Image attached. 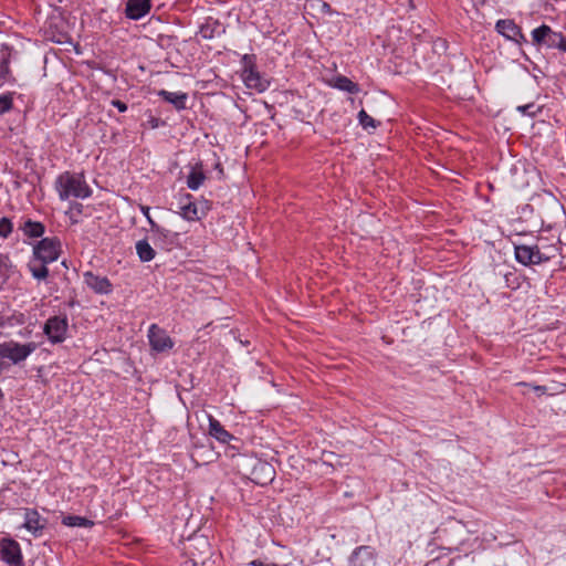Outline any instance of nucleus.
I'll list each match as a JSON object with an SVG mask.
<instances>
[{"label": "nucleus", "mask_w": 566, "mask_h": 566, "mask_svg": "<svg viewBox=\"0 0 566 566\" xmlns=\"http://www.w3.org/2000/svg\"><path fill=\"white\" fill-rule=\"evenodd\" d=\"M495 29L499 33H501L509 40H513L517 43L521 41H525L521 28L513 20H499L496 22Z\"/></svg>", "instance_id": "nucleus-12"}, {"label": "nucleus", "mask_w": 566, "mask_h": 566, "mask_svg": "<svg viewBox=\"0 0 566 566\" xmlns=\"http://www.w3.org/2000/svg\"><path fill=\"white\" fill-rule=\"evenodd\" d=\"M334 86L340 91H345V92L353 93V94L359 92L358 85L356 83H354L352 80H349L348 77L343 76V75H338L337 77H335Z\"/></svg>", "instance_id": "nucleus-23"}, {"label": "nucleus", "mask_w": 566, "mask_h": 566, "mask_svg": "<svg viewBox=\"0 0 566 566\" xmlns=\"http://www.w3.org/2000/svg\"><path fill=\"white\" fill-rule=\"evenodd\" d=\"M557 43L556 49L566 52V38L563 34H560Z\"/></svg>", "instance_id": "nucleus-37"}, {"label": "nucleus", "mask_w": 566, "mask_h": 566, "mask_svg": "<svg viewBox=\"0 0 566 566\" xmlns=\"http://www.w3.org/2000/svg\"><path fill=\"white\" fill-rule=\"evenodd\" d=\"M61 253V242L57 238H43L33 247V258L43 263L56 261Z\"/></svg>", "instance_id": "nucleus-4"}, {"label": "nucleus", "mask_w": 566, "mask_h": 566, "mask_svg": "<svg viewBox=\"0 0 566 566\" xmlns=\"http://www.w3.org/2000/svg\"><path fill=\"white\" fill-rule=\"evenodd\" d=\"M62 523L70 527H90L94 524L91 520L77 515L64 516Z\"/></svg>", "instance_id": "nucleus-24"}, {"label": "nucleus", "mask_w": 566, "mask_h": 566, "mask_svg": "<svg viewBox=\"0 0 566 566\" xmlns=\"http://www.w3.org/2000/svg\"><path fill=\"white\" fill-rule=\"evenodd\" d=\"M48 263H43L40 260L32 258L28 263V269L35 280H45L49 275Z\"/></svg>", "instance_id": "nucleus-19"}, {"label": "nucleus", "mask_w": 566, "mask_h": 566, "mask_svg": "<svg viewBox=\"0 0 566 566\" xmlns=\"http://www.w3.org/2000/svg\"><path fill=\"white\" fill-rule=\"evenodd\" d=\"M517 385L518 386L531 387L538 396H542V395L546 394V387L545 386H537V385L532 386V385H530L527 382H524V381L518 382Z\"/></svg>", "instance_id": "nucleus-34"}, {"label": "nucleus", "mask_w": 566, "mask_h": 566, "mask_svg": "<svg viewBox=\"0 0 566 566\" xmlns=\"http://www.w3.org/2000/svg\"><path fill=\"white\" fill-rule=\"evenodd\" d=\"M151 232V239L155 244L161 243L163 245L168 242H172V237L175 235L171 231L161 228L159 224H157L155 221H151L150 227Z\"/></svg>", "instance_id": "nucleus-18"}, {"label": "nucleus", "mask_w": 566, "mask_h": 566, "mask_svg": "<svg viewBox=\"0 0 566 566\" xmlns=\"http://www.w3.org/2000/svg\"><path fill=\"white\" fill-rule=\"evenodd\" d=\"M10 259L8 255L0 253V277L8 275L10 268Z\"/></svg>", "instance_id": "nucleus-30"}, {"label": "nucleus", "mask_w": 566, "mask_h": 566, "mask_svg": "<svg viewBox=\"0 0 566 566\" xmlns=\"http://www.w3.org/2000/svg\"><path fill=\"white\" fill-rule=\"evenodd\" d=\"M557 252L558 248L556 245L539 247V253L547 255V261L555 258Z\"/></svg>", "instance_id": "nucleus-32"}, {"label": "nucleus", "mask_w": 566, "mask_h": 566, "mask_svg": "<svg viewBox=\"0 0 566 566\" xmlns=\"http://www.w3.org/2000/svg\"><path fill=\"white\" fill-rule=\"evenodd\" d=\"M209 433L218 442L224 446V455L228 458H235L238 449V443L240 440L232 434H230L223 426L212 416H209Z\"/></svg>", "instance_id": "nucleus-3"}, {"label": "nucleus", "mask_w": 566, "mask_h": 566, "mask_svg": "<svg viewBox=\"0 0 566 566\" xmlns=\"http://www.w3.org/2000/svg\"><path fill=\"white\" fill-rule=\"evenodd\" d=\"M21 230L28 238H40L44 233V224L29 219L22 224Z\"/></svg>", "instance_id": "nucleus-21"}, {"label": "nucleus", "mask_w": 566, "mask_h": 566, "mask_svg": "<svg viewBox=\"0 0 566 566\" xmlns=\"http://www.w3.org/2000/svg\"><path fill=\"white\" fill-rule=\"evenodd\" d=\"M13 107V93L0 95V116L10 112Z\"/></svg>", "instance_id": "nucleus-27"}, {"label": "nucleus", "mask_w": 566, "mask_h": 566, "mask_svg": "<svg viewBox=\"0 0 566 566\" xmlns=\"http://www.w3.org/2000/svg\"><path fill=\"white\" fill-rule=\"evenodd\" d=\"M323 7L325 8V10H329L331 9L329 4H327V3H324Z\"/></svg>", "instance_id": "nucleus-42"}, {"label": "nucleus", "mask_w": 566, "mask_h": 566, "mask_svg": "<svg viewBox=\"0 0 566 566\" xmlns=\"http://www.w3.org/2000/svg\"><path fill=\"white\" fill-rule=\"evenodd\" d=\"M158 95L163 97L166 102L172 104L176 109L181 111L186 108V102L188 95L182 92H168L161 90L158 92Z\"/></svg>", "instance_id": "nucleus-17"}, {"label": "nucleus", "mask_w": 566, "mask_h": 566, "mask_svg": "<svg viewBox=\"0 0 566 566\" xmlns=\"http://www.w3.org/2000/svg\"><path fill=\"white\" fill-rule=\"evenodd\" d=\"M148 339L151 348L156 352H166L172 348L174 342L166 331L153 324L148 331Z\"/></svg>", "instance_id": "nucleus-9"}, {"label": "nucleus", "mask_w": 566, "mask_h": 566, "mask_svg": "<svg viewBox=\"0 0 566 566\" xmlns=\"http://www.w3.org/2000/svg\"><path fill=\"white\" fill-rule=\"evenodd\" d=\"M84 280L86 285L96 293L107 294L112 291V284L106 276H98L92 272H86Z\"/></svg>", "instance_id": "nucleus-14"}, {"label": "nucleus", "mask_w": 566, "mask_h": 566, "mask_svg": "<svg viewBox=\"0 0 566 566\" xmlns=\"http://www.w3.org/2000/svg\"><path fill=\"white\" fill-rule=\"evenodd\" d=\"M206 179V176L203 171L201 170V167H193L190 174L187 178V186L191 190H197Z\"/></svg>", "instance_id": "nucleus-22"}, {"label": "nucleus", "mask_w": 566, "mask_h": 566, "mask_svg": "<svg viewBox=\"0 0 566 566\" xmlns=\"http://www.w3.org/2000/svg\"><path fill=\"white\" fill-rule=\"evenodd\" d=\"M82 205L75 203L72 209H76L78 212H81Z\"/></svg>", "instance_id": "nucleus-40"}, {"label": "nucleus", "mask_w": 566, "mask_h": 566, "mask_svg": "<svg viewBox=\"0 0 566 566\" xmlns=\"http://www.w3.org/2000/svg\"><path fill=\"white\" fill-rule=\"evenodd\" d=\"M349 566H376V553L371 546H359L349 557Z\"/></svg>", "instance_id": "nucleus-11"}, {"label": "nucleus", "mask_w": 566, "mask_h": 566, "mask_svg": "<svg viewBox=\"0 0 566 566\" xmlns=\"http://www.w3.org/2000/svg\"><path fill=\"white\" fill-rule=\"evenodd\" d=\"M358 119H359V124L364 127V128H376L377 127V123L376 120L370 117L364 109H361L359 113H358Z\"/></svg>", "instance_id": "nucleus-28"}, {"label": "nucleus", "mask_w": 566, "mask_h": 566, "mask_svg": "<svg viewBox=\"0 0 566 566\" xmlns=\"http://www.w3.org/2000/svg\"><path fill=\"white\" fill-rule=\"evenodd\" d=\"M515 259L523 265H534L547 262V255L539 253L538 245H515Z\"/></svg>", "instance_id": "nucleus-7"}, {"label": "nucleus", "mask_w": 566, "mask_h": 566, "mask_svg": "<svg viewBox=\"0 0 566 566\" xmlns=\"http://www.w3.org/2000/svg\"><path fill=\"white\" fill-rule=\"evenodd\" d=\"M136 252L142 262H149L155 259L156 252L147 240H139L136 243Z\"/></svg>", "instance_id": "nucleus-20"}, {"label": "nucleus", "mask_w": 566, "mask_h": 566, "mask_svg": "<svg viewBox=\"0 0 566 566\" xmlns=\"http://www.w3.org/2000/svg\"><path fill=\"white\" fill-rule=\"evenodd\" d=\"M180 210H181L180 214L182 216V218H185L189 221L199 220L201 218L198 207L193 202H188V203L181 206Z\"/></svg>", "instance_id": "nucleus-25"}, {"label": "nucleus", "mask_w": 566, "mask_h": 566, "mask_svg": "<svg viewBox=\"0 0 566 566\" xmlns=\"http://www.w3.org/2000/svg\"><path fill=\"white\" fill-rule=\"evenodd\" d=\"M274 476L275 470L271 462H256L250 472V480L260 485L272 482Z\"/></svg>", "instance_id": "nucleus-10"}, {"label": "nucleus", "mask_w": 566, "mask_h": 566, "mask_svg": "<svg viewBox=\"0 0 566 566\" xmlns=\"http://www.w3.org/2000/svg\"><path fill=\"white\" fill-rule=\"evenodd\" d=\"M560 34H562L560 32H555L551 29L549 33L547 35V39H546V46L555 49L556 45L558 44L557 42H558Z\"/></svg>", "instance_id": "nucleus-31"}, {"label": "nucleus", "mask_w": 566, "mask_h": 566, "mask_svg": "<svg viewBox=\"0 0 566 566\" xmlns=\"http://www.w3.org/2000/svg\"><path fill=\"white\" fill-rule=\"evenodd\" d=\"M551 28L546 24L536 28L532 32L533 43L536 45H546V39L549 33Z\"/></svg>", "instance_id": "nucleus-26"}, {"label": "nucleus", "mask_w": 566, "mask_h": 566, "mask_svg": "<svg viewBox=\"0 0 566 566\" xmlns=\"http://www.w3.org/2000/svg\"><path fill=\"white\" fill-rule=\"evenodd\" d=\"M1 559L9 566H22V553L18 542L3 538L1 542Z\"/></svg>", "instance_id": "nucleus-8"}, {"label": "nucleus", "mask_w": 566, "mask_h": 566, "mask_svg": "<svg viewBox=\"0 0 566 566\" xmlns=\"http://www.w3.org/2000/svg\"><path fill=\"white\" fill-rule=\"evenodd\" d=\"M38 344L30 342L20 344L14 340H9L0 344V359H8L12 364H20L25 360L35 349Z\"/></svg>", "instance_id": "nucleus-2"}, {"label": "nucleus", "mask_w": 566, "mask_h": 566, "mask_svg": "<svg viewBox=\"0 0 566 566\" xmlns=\"http://www.w3.org/2000/svg\"><path fill=\"white\" fill-rule=\"evenodd\" d=\"M517 111L525 115L535 116V114L539 111V107H535V105L531 103L518 106Z\"/></svg>", "instance_id": "nucleus-33"}, {"label": "nucleus", "mask_w": 566, "mask_h": 566, "mask_svg": "<svg viewBox=\"0 0 566 566\" xmlns=\"http://www.w3.org/2000/svg\"><path fill=\"white\" fill-rule=\"evenodd\" d=\"M13 226L10 219L1 218L0 219V237L8 238L12 232Z\"/></svg>", "instance_id": "nucleus-29"}, {"label": "nucleus", "mask_w": 566, "mask_h": 566, "mask_svg": "<svg viewBox=\"0 0 566 566\" xmlns=\"http://www.w3.org/2000/svg\"><path fill=\"white\" fill-rule=\"evenodd\" d=\"M112 105L115 106L122 113L127 111V105L119 99H113Z\"/></svg>", "instance_id": "nucleus-35"}, {"label": "nucleus", "mask_w": 566, "mask_h": 566, "mask_svg": "<svg viewBox=\"0 0 566 566\" xmlns=\"http://www.w3.org/2000/svg\"><path fill=\"white\" fill-rule=\"evenodd\" d=\"M216 168H217V170H219V171H220V174H222V168H221L220 163H218V164L216 165Z\"/></svg>", "instance_id": "nucleus-41"}, {"label": "nucleus", "mask_w": 566, "mask_h": 566, "mask_svg": "<svg viewBox=\"0 0 566 566\" xmlns=\"http://www.w3.org/2000/svg\"><path fill=\"white\" fill-rule=\"evenodd\" d=\"M8 72V63L6 61L0 63V73L4 74Z\"/></svg>", "instance_id": "nucleus-38"}, {"label": "nucleus", "mask_w": 566, "mask_h": 566, "mask_svg": "<svg viewBox=\"0 0 566 566\" xmlns=\"http://www.w3.org/2000/svg\"><path fill=\"white\" fill-rule=\"evenodd\" d=\"M150 0H127L125 13L132 20H138L150 11Z\"/></svg>", "instance_id": "nucleus-13"}, {"label": "nucleus", "mask_w": 566, "mask_h": 566, "mask_svg": "<svg viewBox=\"0 0 566 566\" xmlns=\"http://www.w3.org/2000/svg\"><path fill=\"white\" fill-rule=\"evenodd\" d=\"M24 520L23 526L35 536L40 535L45 526V521L34 510H27Z\"/></svg>", "instance_id": "nucleus-15"}, {"label": "nucleus", "mask_w": 566, "mask_h": 566, "mask_svg": "<svg viewBox=\"0 0 566 566\" xmlns=\"http://www.w3.org/2000/svg\"><path fill=\"white\" fill-rule=\"evenodd\" d=\"M67 328L69 322L66 316H53L45 322L43 332L51 343L59 344L66 338Z\"/></svg>", "instance_id": "nucleus-6"}, {"label": "nucleus", "mask_w": 566, "mask_h": 566, "mask_svg": "<svg viewBox=\"0 0 566 566\" xmlns=\"http://www.w3.org/2000/svg\"><path fill=\"white\" fill-rule=\"evenodd\" d=\"M186 552L193 565L205 564L206 559L211 555V545L207 537L202 535L193 536L189 538Z\"/></svg>", "instance_id": "nucleus-5"}, {"label": "nucleus", "mask_w": 566, "mask_h": 566, "mask_svg": "<svg viewBox=\"0 0 566 566\" xmlns=\"http://www.w3.org/2000/svg\"><path fill=\"white\" fill-rule=\"evenodd\" d=\"M55 189L61 200L70 198L85 199L92 195V190L82 174L65 171L55 181Z\"/></svg>", "instance_id": "nucleus-1"}, {"label": "nucleus", "mask_w": 566, "mask_h": 566, "mask_svg": "<svg viewBox=\"0 0 566 566\" xmlns=\"http://www.w3.org/2000/svg\"><path fill=\"white\" fill-rule=\"evenodd\" d=\"M149 210H150V208H149V207H147V206H143V205L140 206V211L143 212L144 217H146V219H147V221H148L149 226L151 227V221H154V220H153V218L150 217Z\"/></svg>", "instance_id": "nucleus-36"}, {"label": "nucleus", "mask_w": 566, "mask_h": 566, "mask_svg": "<svg viewBox=\"0 0 566 566\" xmlns=\"http://www.w3.org/2000/svg\"><path fill=\"white\" fill-rule=\"evenodd\" d=\"M244 84L249 88H255L259 92H263L266 88V83L263 81L258 72L252 66H245L242 72Z\"/></svg>", "instance_id": "nucleus-16"}, {"label": "nucleus", "mask_w": 566, "mask_h": 566, "mask_svg": "<svg viewBox=\"0 0 566 566\" xmlns=\"http://www.w3.org/2000/svg\"><path fill=\"white\" fill-rule=\"evenodd\" d=\"M251 565H253V566H276L275 564H264L263 562H260V560H253L251 563Z\"/></svg>", "instance_id": "nucleus-39"}]
</instances>
